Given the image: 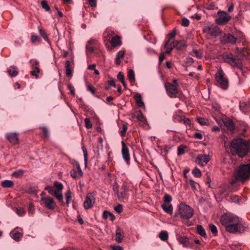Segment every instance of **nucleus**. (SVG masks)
Wrapping results in <instances>:
<instances>
[{
    "label": "nucleus",
    "instance_id": "obj_1",
    "mask_svg": "<svg viewBox=\"0 0 250 250\" xmlns=\"http://www.w3.org/2000/svg\"><path fill=\"white\" fill-rule=\"evenodd\" d=\"M229 146L233 155H237L243 158L247 155L249 150V141L242 138H235L231 141Z\"/></svg>",
    "mask_w": 250,
    "mask_h": 250
},
{
    "label": "nucleus",
    "instance_id": "obj_2",
    "mask_svg": "<svg viewBox=\"0 0 250 250\" xmlns=\"http://www.w3.org/2000/svg\"><path fill=\"white\" fill-rule=\"evenodd\" d=\"M233 177L232 180L233 184L239 181L244 182L250 179V164L241 165L234 172Z\"/></svg>",
    "mask_w": 250,
    "mask_h": 250
},
{
    "label": "nucleus",
    "instance_id": "obj_3",
    "mask_svg": "<svg viewBox=\"0 0 250 250\" xmlns=\"http://www.w3.org/2000/svg\"><path fill=\"white\" fill-rule=\"evenodd\" d=\"M225 230L231 234H241L249 230V227L242 219L238 217L234 222L229 225Z\"/></svg>",
    "mask_w": 250,
    "mask_h": 250
},
{
    "label": "nucleus",
    "instance_id": "obj_4",
    "mask_svg": "<svg viewBox=\"0 0 250 250\" xmlns=\"http://www.w3.org/2000/svg\"><path fill=\"white\" fill-rule=\"evenodd\" d=\"M193 212V209L189 205L185 203L180 204L179 206V214L182 219L185 220L184 223L188 227L193 225L192 222L188 220L192 217Z\"/></svg>",
    "mask_w": 250,
    "mask_h": 250
},
{
    "label": "nucleus",
    "instance_id": "obj_5",
    "mask_svg": "<svg viewBox=\"0 0 250 250\" xmlns=\"http://www.w3.org/2000/svg\"><path fill=\"white\" fill-rule=\"evenodd\" d=\"M224 62L233 67L241 69L243 66L241 59L238 56L235 55L231 53L224 54L222 56Z\"/></svg>",
    "mask_w": 250,
    "mask_h": 250
},
{
    "label": "nucleus",
    "instance_id": "obj_6",
    "mask_svg": "<svg viewBox=\"0 0 250 250\" xmlns=\"http://www.w3.org/2000/svg\"><path fill=\"white\" fill-rule=\"evenodd\" d=\"M238 217H239L238 216L232 213H225L221 216L219 220L221 225L225 229L229 225L233 223Z\"/></svg>",
    "mask_w": 250,
    "mask_h": 250
},
{
    "label": "nucleus",
    "instance_id": "obj_7",
    "mask_svg": "<svg viewBox=\"0 0 250 250\" xmlns=\"http://www.w3.org/2000/svg\"><path fill=\"white\" fill-rule=\"evenodd\" d=\"M215 80L217 85L224 90L228 89L229 86L228 80L225 77V74L223 70H219L215 74Z\"/></svg>",
    "mask_w": 250,
    "mask_h": 250
},
{
    "label": "nucleus",
    "instance_id": "obj_8",
    "mask_svg": "<svg viewBox=\"0 0 250 250\" xmlns=\"http://www.w3.org/2000/svg\"><path fill=\"white\" fill-rule=\"evenodd\" d=\"M217 14L218 17L216 19L215 22L218 25H224L231 19V16L226 12L219 11Z\"/></svg>",
    "mask_w": 250,
    "mask_h": 250
},
{
    "label": "nucleus",
    "instance_id": "obj_9",
    "mask_svg": "<svg viewBox=\"0 0 250 250\" xmlns=\"http://www.w3.org/2000/svg\"><path fill=\"white\" fill-rule=\"evenodd\" d=\"M134 98L138 107L135 109L134 112L132 114V117L137 119L138 121H141V94L136 93Z\"/></svg>",
    "mask_w": 250,
    "mask_h": 250
},
{
    "label": "nucleus",
    "instance_id": "obj_10",
    "mask_svg": "<svg viewBox=\"0 0 250 250\" xmlns=\"http://www.w3.org/2000/svg\"><path fill=\"white\" fill-rule=\"evenodd\" d=\"M167 95L170 98H176L177 97V94H179V91L175 85H174L170 83H166L165 84Z\"/></svg>",
    "mask_w": 250,
    "mask_h": 250
},
{
    "label": "nucleus",
    "instance_id": "obj_11",
    "mask_svg": "<svg viewBox=\"0 0 250 250\" xmlns=\"http://www.w3.org/2000/svg\"><path fill=\"white\" fill-rule=\"evenodd\" d=\"M203 32L209 34L212 37H217L221 34L222 31L217 26L211 25L207 26L203 29Z\"/></svg>",
    "mask_w": 250,
    "mask_h": 250
},
{
    "label": "nucleus",
    "instance_id": "obj_12",
    "mask_svg": "<svg viewBox=\"0 0 250 250\" xmlns=\"http://www.w3.org/2000/svg\"><path fill=\"white\" fill-rule=\"evenodd\" d=\"M224 125L231 133H233L236 129V126L233 121L227 117L224 118L222 120Z\"/></svg>",
    "mask_w": 250,
    "mask_h": 250
},
{
    "label": "nucleus",
    "instance_id": "obj_13",
    "mask_svg": "<svg viewBox=\"0 0 250 250\" xmlns=\"http://www.w3.org/2000/svg\"><path fill=\"white\" fill-rule=\"evenodd\" d=\"M237 39L233 35L230 34H225L221 38V42L223 44L230 43L231 44H235L236 42Z\"/></svg>",
    "mask_w": 250,
    "mask_h": 250
},
{
    "label": "nucleus",
    "instance_id": "obj_14",
    "mask_svg": "<svg viewBox=\"0 0 250 250\" xmlns=\"http://www.w3.org/2000/svg\"><path fill=\"white\" fill-rule=\"evenodd\" d=\"M210 159L209 155L202 154L197 157L195 162L200 166H204L208 164Z\"/></svg>",
    "mask_w": 250,
    "mask_h": 250
},
{
    "label": "nucleus",
    "instance_id": "obj_15",
    "mask_svg": "<svg viewBox=\"0 0 250 250\" xmlns=\"http://www.w3.org/2000/svg\"><path fill=\"white\" fill-rule=\"evenodd\" d=\"M127 188L125 185L123 184L121 188V191L118 193L117 196L118 199L121 202L127 201L128 196L127 195Z\"/></svg>",
    "mask_w": 250,
    "mask_h": 250
},
{
    "label": "nucleus",
    "instance_id": "obj_16",
    "mask_svg": "<svg viewBox=\"0 0 250 250\" xmlns=\"http://www.w3.org/2000/svg\"><path fill=\"white\" fill-rule=\"evenodd\" d=\"M95 199L91 193L87 195L85 200L83 203V206L85 209H88L91 208L94 203Z\"/></svg>",
    "mask_w": 250,
    "mask_h": 250
},
{
    "label": "nucleus",
    "instance_id": "obj_17",
    "mask_svg": "<svg viewBox=\"0 0 250 250\" xmlns=\"http://www.w3.org/2000/svg\"><path fill=\"white\" fill-rule=\"evenodd\" d=\"M45 206L49 209H53L55 207V203L53 198L50 197H42L41 198Z\"/></svg>",
    "mask_w": 250,
    "mask_h": 250
},
{
    "label": "nucleus",
    "instance_id": "obj_18",
    "mask_svg": "<svg viewBox=\"0 0 250 250\" xmlns=\"http://www.w3.org/2000/svg\"><path fill=\"white\" fill-rule=\"evenodd\" d=\"M122 154L123 157L126 162L128 164L130 161V155L129 153V150L126 144L124 141L122 143Z\"/></svg>",
    "mask_w": 250,
    "mask_h": 250
},
{
    "label": "nucleus",
    "instance_id": "obj_19",
    "mask_svg": "<svg viewBox=\"0 0 250 250\" xmlns=\"http://www.w3.org/2000/svg\"><path fill=\"white\" fill-rule=\"evenodd\" d=\"M173 44V47H174L178 51H182L187 46L186 41H174L171 42L170 45Z\"/></svg>",
    "mask_w": 250,
    "mask_h": 250
},
{
    "label": "nucleus",
    "instance_id": "obj_20",
    "mask_svg": "<svg viewBox=\"0 0 250 250\" xmlns=\"http://www.w3.org/2000/svg\"><path fill=\"white\" fill-rule=\"evenodd\" d=\"M6 138L10 143L16 145L19 143L18 134L16 133H9L6 134Z\"/></svg>",
    "mask_w": 250,
    "mask_h": 250
},
{
    "label": "nucleus",
    "instance_id": "obj_21",
    "mask_svg": "<svg viewBox=\"0 0 250 250\" xmlns=\"http://www.w3.org/2000/svg\"><path fill=\"white\" fill-rule=\"evenodd\" d=\"M240 109L245 114L250 112V102H240L239 104Z\"/></svg>",
    "mask_w": 250,
    "mask_h": 250
},
{
    "label": "nucleus",
    "instance_id": "obj_22",
    "mask_svg": "<svg viewBox=\"0 0 250 250\" xmlns=\"http://www.w3.org/2000/svg\"><path fill=\"white\" fill-rule=\"evenodd\" d=\"M176 35V28H174L171 32H170L167 37V40H166L165 42V43L164 44V47L167 48L168 46L170 41L174 38Z\"/></svg>",
    "mask_w": 250,
    "mask_h": 250
},
{
    "label": "nucleus",
    "instance_id": "obj_23",
    "mask_svg": "<svg viewBox=\"0 0 250 250\" xmlns=\"http://www.w3.org/2000/svg\"><path fill=\"white\" fill-rule=\"evenodd\" d=\"M110 43L111 46L113 47L121 45L122 44L121 38L118 35L113 37L110 41Z\"/></svg>",
    "mask_w": 250,
    "mask_h": 250
},
{
    "label": "nucleus",
    "instance_id": "obj_24",
    "mask_svg": "<svg viewBox=\"0 0 250 250\" xmlns=\"http://www.w3.org/2000/svg\"><path fill=\"white\" fill-rule=\"evenodd\" d=\"M161 207L166 213L169 214H172L173 207L172 205L163 203L162 204Z\"/></svg>",
    "mask_w": 250,
    "mask_h": 250
},
{
    "label": "nucleus",
    "instance_id": "obj_25",
    "mask_svg": "<svg viewBox=\"0 0 250 250\" xmlns=\"http://www.w3.org/2000/svg\"><path fill=\"white\" fill-rule=\"evenodd\" d=\"M65 68L66 69V75L67 77H71L72 76V70L71 69V63L70 61L67 60L65 62Z\"/></svg>",
    "mask_w": 250,
    "mask_h": 250
},
{
    "label": "nucleus",
    "instance_id": "obj_26",
    "mask_svg": "<svg viewBox=\"0 0 250 250\" xmlns=\"http://www.w3.org/2000/svg\"><path fill=\"white\" fill-rule=\"evenodd\" d=\"M197 233L202 237L206 236L205 229L202 225H198L196 227Z\"/></svg>",
    "mask_w": 250,
    "mask_h": 250
},
{
    "label": "nucleus",
    "instance_id": "obj_27",
    "mask_svg": "<svg viewBox=\"0 0 250 250\" xmlns=\"http://www.w3.org/2000/svg\"><path fill=\"white\" fill-rule=\"evenodd\" d=\"M103 218L106 219L109 218L111 221H113L115 219V217L113 214L108 211H104L103 214Z\"/></svg>",
    "mask_w": 250,
    "mask_h": 250
},
{
    "label": "nucleus",
    "instance_id": "obj_28",
    "mask_svg": "<svg viewBox=\"0 0 250 250\" xmlns=\"http://www.w3.org/2000/svg\"><path fill=\"white\" fill-rule=\"evenodd\" d=\"M10 68L13 69L14 70L12 71V70L10 68L7 69V72L9 75L11 77H16L18 74L17 67L15 66H12L10 67Z\"/></svg>",
    "mask_w": 250,
    "mask_h": 250
},
{
    "label": "nucleus",
    "instance_id": "obj_29",
    "mask_svg": "<svg viewBox=\"0 0 250 250\" xmlns=\"http://www.w3.org/2000/svg\"><path fill=\"white\" fill-rule=\"evenodd\" d=\"M142 127H143L145 129L147 130L150 128V125L146 121V118L145 116L142 114Z\"/></svg>",
    "mask_w": 250,
    "mask_h": 250
},
{
    "label": "nucleus",
    "instance_id": "obj_30",
    "mask_svg": "<svg viewBox=\"0 0 250 250\" xmlns=\"http://www.w3.org/2000/svg\"><path fill=\"white\" fill-rule=\"evenodd\" d=\"M1 186L5 188H12L14 186V183L11 180H6L2 182Z\"/></svg>",
    "mask_w": 250,
    "mask_h": 250
},
{
    "label": "nucleus",
    "instance_id": "obj_31",
    "mask_svg": "<svg viewBox=\"0 0 250 250\" xmlns=\"http://www.w3.org/2000/svg\"><path fill=\"white\" fill-rule=\"evenodd\" d=\"M115 240L118 243H121L122 240V234H121V229L120 228L118 227L117 228L116 233H115Z\"/></svg>",
    "mask_w": 250,
    "mask_h": 250
},
{
    "label": "nucleus",
    "instance_id": "obj_32",
    "mask_svg": "<svg viewBox=\"0 0 250 250\" xmlns=\"http://www.w3.org/2000/svg\"><path fill=\"white\" fill-rule=\"evenodd\" d=\"M125 54V51L123 50H121L117 53L116 58V63L117 65H119L121 63V61L120 59L124 57Z\"/></svg>",
    "mask_w": 250,
    "mask_h": 250
},
{
    "label": "nucleus",
    "instance_id": "obj_33",
    "mask_svg": "<svg viewBox=\"0 0 250 250\" xmlns=\"http://www.w3.org/2000/svg\"><path fill=\"white\" fill-rule=\"evenodd\" d=\"M179 242L182 244L184 247H188L189 246V241L188 239L186 236H182L179 239Z\"/></svg>",
    "mask_w": 250,
    "mask_h": 250
},
{
    "label": "nucleus",
    "instance_id": "obj_34",
    "mask_svg": "<svg viewBox=\"0 0 250 250\" xmlns=\"http://www.w3.org/2000/svg\"><path fill=\"white\" fill-rule=\"evenodd\" d=\"M127 77L129 82L132 83L135 82V74L134 72L132 69H130L127 73Z\"/></svg>",
    "mask_w": 250,
    "mask_h": 250
},
{
    "label": "nucleus",
    "instance_id": "obj_35",
    "mask_svg": "<svg viewBox=\"0 0 250 250\" xmlns=\"http://www.w3.org/2000/svg\"><path fill=\"white\" fill-rule=\"evenodd\" d=\"M54 186L56 188L55 191L57 192H60L63 188V186L61 182L58 181H55L54 183Z\"/></svg>",
    "mask_w": 250,
    "mask_h": 250
},
{
    "label": "nucleus",
    "instance_id": "obj_36",
    "mask_svg": "<svg viewBox=\"0 0 250 250\" xmlns=\"http://www.w3.org/2000/svg\"><path fill=\"white\" fill-rule=\"evenodd\" d=\"M209 228L213 235V236H217L218 234V230L217 227L213 224H209Z\"/></svg>",
    "mask_w": 250,
    "mask_h": 250
},
{
    "label": "nucleus",
    "instance_id": "obj_37",
    "mask_svg": "<svg viewBox=\"0 0 250 250\" xmlns=\"http://www.w3.org/2000/svg\"><path fill=\"white\" fill-rule=\"evenodd\" d=\"M159 238L162 241H166L168 238V234L166 231H162L159 234Z\"/></svg>",
    "mask_w": 250,
    "mask_h": 250
},
{
    "label": "nucleus",
    "instance_id": "obj_38",
    "mask_svg": "<svg viewBox=\"0 0 250 250\" xmlns=\"http://www.w3.org/2000/svg\"><path fill=\"white\" fill-rule=\"evenodd\" d=\"M189 54L191 56H196L197 58H202L203 57V53L196 49H193L192 52H190Z\"/></svg>",
    "mask_w": 250,
    "mask_h": 250
},
{
    "label": "nucleus",
    "instance_id": "obj_39",
    "mask_svg": "<svg viewBox=\"0 0 250 250\" xmlns=\"http://www.w3.org/2000/svg\"><path fill=\"white\" fill-rule=\"evenodd\" d=\"M23 235L19 232H16L13 234L12 238L16 241H19Z\"/></svg>",
    "mask_w": 250,
    "mask_h": 250
},
{
    "label": "nucleus",
    "instance_id": "obj_40",
    "mask_svg": "<svg viewBox=\"0 0 250 250\" xmlns=\"http://www.w3.org/2000/svg\"><path fill=\"white\" fill-rule=\"evenodd\" d=\"M24 172V170L22 169H19L16 171H14L12 174V176L16 178H19L23 174Z\"/></svg>",
    "mask_w": 250,
    "mask_h": 250
},
{
    "label": "nucleus",
    "instance_id": "obj_41",
    "mask_svg": "<svg viewBox=\"0 0 250 250\" xmlns=\"http://www.w3.org/2000/svg\"><path fill=\"white\" fill-rule=\"evenodd\" d=\"M192 174L196 177L199 178L201 176V170L197 167H195L192 171Z\"/></svg>",
    "mask_w": 250,
    "mask_h": 250
},
{
    "label": "nucleus",
    "instance_id": "obj_42",
    "mask_svg": "<svg viewBox=\"0 0 250 250\" xmlns=\"http://www.w3.org/2000/svg\"><path fill=\"white\" fill-rule=\"evenodd\" d=\"M65 197L66 199V203L68 205L70 203L71 200V192L70 190H68L65 193Z\"/></svg>",
    "mask_w": 250,
    "mask_h": 250
},
{
    "label": "nucleus",
    "instance_id": "obj_43",
    "mask_svg": "<svg viewBox=\"0 0 250 250\" xmlns=\"http://www.w3.org/2000/svg\"><path fill=\"white\" fill-rule=\"evenodd\" d=\"M44 189L47 190L48 193L52 196L56 194V192L54 190V188L53 187L47 186Z\"/></svg>",
    "mask_w": 250,
    "mask_h": 250
},
{
    "label": "nucleus",
    "instance_id": "obj_44",
    "mask_svg": "<svg viewBox=\"0 0 250 250\" xmlns=\"http://www.w3.org/2000/svg\"><path fill=\"white\" fill-rule=\"evenodd\" d=\"M39 31L41 36L46 41H48V37L44 31L41 27H39Z\"/></svg>",
    "mask_w": 250,
    "mask_h": 250
},
{
    "label": "nucleus",
    "instance_id": "obj_45",
    "mask_svg": "<svg viewBox=\"0 0 250 250\" xmlns=\"http://www.w3.org/2000/svg\"><path fill=\"white\" fill-rule=\"evenodd\" d=\"M171 201H172L171 196L168 194H166L164 197V203L169 204V203L171 202Z\"/></svg>",
    "mask_w": 250,
    "mask_h": 250
},
{
    "label": "nucleus",
    "instance_id": "obj_46",
    "mask_svg": "<svg viewBox=\"0 0 250 250\" xmlns=\"http://www.w3.org/2000/svg\"><path fill=\"white\" fill-rule=\"evenodd\" d=\"M198 122L202 125H207L208 124V121L207 119L204 118H198L197 119Z\"/></svg>",
    "mask_w": 250,
    "mask_h": 250
},
{
    "label": "nucleus",
    "instance_id": "obj_47",
    "mask_svg": "<svg viewBox=\"0 0 250 250\" xmlns=\"http://www.w3.org/2000/svg\"><path fill=\"white\" fill-rule=\"evenodd\" d=\"M186 146L183 145H180L178 147V155H181L185 153V149Z\"/></svg>",
    "mask_w": 250,
    "mask_h": 250
},
{
    "label": "nucleus",
    "instance_id": "obj_48",
    "mask_svg": "<svg viewBox=\"0 0 250 250\" xmlns=\"http://www.w3.org/2000/svg\"><path fill=\"white\" fill-rule=\"evenodd\" d=\"M55 196L61 203H62V204H64V202L63 201V196L61 193L60 192H57L56 194H54L53 195Z\"/></svg>",
    "mask_w": 250,
    "mask_h": 250
},
{
    "label": "nucleus",
    "instance_id": "obj_49",
    "mask_svg": "<svg viewBox=\"0 0 250 250\" xmlns=\"http://www.w3.org/2000/svg\"><path fill=\"white\" fill-rule=\"evenodd\" d=\"M41 4V5H42V7L44 9H45L46 11H50L49 6V5L48 4L47 2L46 1H45V0L42 1Z\"/></svg>",
    "mask_w": 250,
    "mask_h": 250
},
{
    "label": "nucleus",
    "instance_id": "obj_50",
    "mask_svg": "<svg viewBox=\"0 0 250 250\" xmlns=\"http://www.w3.org/2000/svg\"><path fill=\"white\" fill-rule=\"evenodd\" d=\"M34 69V70L30 72V74L33 76H35L36 78H38L39 76L37 74L40 72V69L39 67H35Z\"/></svg>",
    "mask_w": 250,
    "mask_h": 250
},
{
    "label": "nucleus",
    "instance_id": "obj_51",
    "mask_svg": "<svg viewBox=\"0 0 250 250\" xmlns=\"http://www.w3.org/2000/svg\"><path fill=\"white\" fill-rule=\"evenodd\" d=\"M31 41L32 43L39 42L41 41V38L38 36L32 35L31 37Z\"/></svg>",
    "mask_w": 250,
    "mask_h": 250
},
{
    "label": "nucleus",
    "instance_id": "obj_52",
    "mask_svg": "<svg viewBox=\"0 0 250 250\" xmlns=\"http://www.w3.org/2000/svg\"><path fill=\"white\" fill-rule=\"evenodd\" d=\"M44 136L47 138L49 136V133L48 128L45 126L41 127Z\"/></svg>",
    "mask_w": 250,
    "mask_h": 250
},
{
    "label": "nucleus",
    "instance_id": "obj_53",
    "mask_svg": "<svg viewBox=\"0 0 250 250\" xmlns=\"http://www.w3.org/2000/svg\"><path fill=\"white\" fill-rule=\"evenodd\" d=\"M82 150L83 153V156H84V161L85 162V165H86L87 164V150L86 148L84 146H83L82 147Z\"/></svg>",
    "mask_w": 250,
    "mask_h": 250
},
{
    "label": "nucleus",
    "instance_id": "obj_54",
    "mask_svg": "<svg viewBox=\"0 0 250 250\" xmlns=\"http://www.w3.org/2000/svg\"><path fill=\"white\" fill-rule=\"evenodd\" d=\"M85 125L86 128L89 129L92 127V125L89 118H85L84 120Z\"/></svg>",
    "mask_w": 250,
    "mask_h": 250
},
{
    "label": "nucleus",
    "instance_id": "obj_55",
    "mask_svg": "<svg viewBox=\"0 0 250 250\" xmlns=\"http://www.w3.org/2000/svg\"><path fill=\"white\" fill-rule=\"evenodd\" d=\"M189 21L186 18H183L182 20L181 25L184 27H187L189 25Z\"/></svg>",
    "mask_w": 250,
    "mask_h": 250
},
{
    "label": "nucleus",
    "instance_id": "obj_56",
    "mask_svg": "<svg viewBox=\"0 0 250 250\" xmlns=\"http://www.w3.org/2000/svg\"><path fill=\"white\" fill-rule=\"evenodd\" d=\"M30 63H31V67L33 68H35V67H38L37 66L39 64V62L37 60H34L31 59L29 61Z\"/></svg>",
    "mask_w": 250,
    "mask_h": 250
},
{
    "label": "nucleus",
    "instance_id": "obj_57",
    "mask_svg": "<svg viewBox=\"0 0 250 250\" xmlns=\"http://www.w3.org/2000/svg\"><path fill=\"white\" fill-rule=\"evenodd\" d=\"M86 50L87 52H89V53H93L94 50V46L87 43L86 45Z\"/></svg>",
    "mask_w": 250,
    "mask_h": 250
},
{
    "label": "nucleus",
    "instance_id": "obj_58",
    "mask_svg": "<svg viewBox=\"0 0 250 250\" xmlns=\"http://www.w3.org/2000/svg\"><path fill=\"white\" fill-rule=\"evenodd\" d=\"M127 129V126L125 124H123V128L120 131V134L122 136H125Z\"/></svg>",
    "mask_w": 250,
    "mask_h": 250
},
{
    "label": "nucleus",
    "instance_id": "obj_59",
    "mask_svg": "<svg viewBox=\"0 0 250 250\" xmlns=\"http://www.w3.org/2000/svg\"><path fill=\"white\" fill-rule=\"evenodd\" d=\"M16 212L20 216H23L25 213L24 209L22 208H16Z\"/></svg>",
    "mask_w": 250,
    "mask_h": 250
},
{
    "label": "nucleus",
    "instance_id": "obj_60",
    "mask_svg": "<svg viewBox=\"0 0 250 250\" xmlns=\"http://www.w3.org/2000/svg\"><path fill=\"white\" fill-rule=\"evenodd\" d=\"M193 62V59L190 57H187L184 61V62L185 63L188 64L189 65L191 64Z\"/></svg>",
    "mask_w": 250,
    "mask_h": 250
},
{
    "label": "nucleus",
    "instance_id": "obj_61",
    "mask_svg": "<svg viewBox=\"0 0 250 250\" xmlns=\"http://www.w3.org/2000/svg\"><path fill=\"white\" fill-rule=\"evenodd\" d=\"M114 210L118 213H121L123 210V206L119 204L114 208Z\"/></svg>",
    "mask_w": 250,
    "mask_h": 250
},
{
    "label": "nucleus",
    "instance_id": "obj_62",
    "mask_svg": "<svg viewBox=\"0 0 250 250\" xmlns=\"http://www.w3.org/2000/svg\"><path fill=\"white\" fill-rule=\"evenodd\" d=\"M67 87L68 89L70 90L71 94L72 95H74L75 94V93L74 87L71 84L69 83L67 84Z\"/></svg>",
    "mask_w": 250,
    "mask_h": 250
},
{
    "label": "nucleus",
    "instance_id": "obj_63",
    "mask_svg": "<svg viewBox=\"0 0 250 250\" xmlns=\"http://www.w3.org/2000/svg\"><path fill=\"white\" fill-rule=\"evenodd\" d=\"M113 191L115 192V193L117 195L119 192V186H118V185H117V183H114L113 184Z\"/></svg>",
    "mask_w": 250,
    "mask_h": 250
},
{
    "label": "nucleus",
    "instance_id": "obj_64",
    "mask_svg": "<svg viewBox=\"0 0 250 250\" xmlns=\"http://www.w3.org/2000/svg\"><path fill=\"white\" fill-rule=\"evenodd\" d=\"M117 78L121 82H123L125 80L124 73L122 72H120L117 75Z\"/></svg>",
    "mask_w": 250,
    "mask_h": 250
}]
</instances>
